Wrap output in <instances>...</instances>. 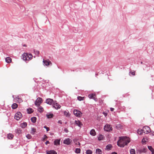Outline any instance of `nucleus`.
<instances>
[{
  "label": "nucleus",
  "instance_id": "c9c22d12",
  "mask_svg": "<svg viewBox=\"0 0 154 154\" xmlns=\"http://www.w3.org/2000/svg\"><path fill=\"white\" fill-rule=\"evenodd\" d=\"M80 149L79 148H76L75 152L76 153H79L80 152Z\"/></svg>",
  "mask_w": 154,
  "mask_h": 154
},
{
  "label": "nucleus",
  "instance_id": "393cba45",
  "mask_svg": "<svg viewBox=\"0 0 154 154\" xmlns=\"http://www.w3.org/2000/svg\"><path fill=\"white\" fill-rule=\"evenodd\" d=\"M33 110L32 108H29L27 109V112L28 113L30 114L32 113Z\"/></svg>",
  "mask_w": 154,
  "mask_h": 154
},
{
  "label": "nucleus",
  "instance_id": "6ab92c4d",
  "mask_svg": "<svg viewBox=\"0 0 154 154\" xmlns=\"http://www.w3.org/2000/svg\"><path fill=\"white\" fill-rule=\"evenodd\" d=\"M104 138V137L103 135L100 134L98 137V140L99 141L102 140Z\"/></svg>",
  "mask_w": 154,
  "mask_h": 154
},
{
  "label": "nucleus",
  "instance_id": "79ce46f5",
  "mask_svg": "<svg viewBox=\"0 0 154 154\" xmlns=\"http://www.w3.org/2000/svg\"><path fill=\"white\" fill-rule=\"evenodd\" d=\"M47 138V136L45 134L43 136V137L42 138V141H44L45 140V139Z\"/></svg>",
  "mask_w": 154,
  "mask_h": 154
},
{
  "label": "nucleus",
  "instance_id": "13d9d810",
  "mask_svg": "<svg viewBox=\"0 0 154 154\" xmlns=\"http://www.w3.org/2000/svg\"><path fill=\"white\" fill-rule=\"evenodd\" d=\"M141 63L142 64H143V62H141Z\"/></svg>",
  "mask_w": 154,
  "mask_h": 154
},
{
  "label": "nucleus",
  "instance_id": "5fc2aeb1",
  "mask_svg": "<svg viewBox=\"0 0 154 154\" xmlns=\"http://www.w3.org/2000/svg\"><path fill=\"white\" fill-rule=\"evenodd\" d=\"M93 99L94 100H95V101H97V98H94H94H93Z\"/></svg>",
  "mask_w": 154,
  "mask_h": 154
},
{
  "label": "nucleus",
  "instance_id": "cd10ccee",
  "mask_svg": "<svg viewBox=\"0 0 154 154\" xmlns=\"http://www.w3.org/2000/svg\"><path fill=\"white\" fill-rule=\"evenodd\" d=\"M96 153H97L98 154H102V151L101 149H100L97 148L96 150Z\"/></svg>",
  "mask_w": 154,
  "mask_h": 154
},
{
  "label": "nucleus",
  "instance_id": "09e8293b",
  "mask_svg": "<svg viewBox=\"0 0 154 154\" xmlns=\"http://www.w3.org/2000/svg\"><path fill=\"white\" fill-rule=\"evenodd\" d=\"M103 114L104 115V116L106 117V116L107 115V113L106 112H103Z\"/></svg>",
  "mask_w": 154,
  "mask_h": 154
},
{
  "label": "nucleus",
  "instance_id": "a878e982",
  "mask_svg": "<svg viewBox=\"0 0 154 154\" xmlns=\"http://www.w3.org/2000/svg\"><path fill=\"white\" fill-rule=\"evenodd\" d=\"M137 133L140 134L141 135L143 132V129H138L137 131Z\"/></svg>",
  "mask_w": 154,
  "mask_h": 154
},
{
  "label": "nucleus",
  "instance_id": "2eb2a0df",
  "mask_svg": "<svg viewBox=\"0 0 154 154\" xmlns=\"http://www.w3.org/2000/svg\"><path fill=\"white\" fill-rule=\"evenodd\" d=\"M14 99L15 100V102H17L20 103L22 101V99L20 98L18 96H17L15 98H14Z\"/></svg>",
  "mask_w": 154,
  "mask_h": 154
},
{
  "label": "nucleus",
  "instance_id": "052dcab7",
  "mask_svg": "<svg viewBox=\"0 0 154 154\" xmlns=\"http://www.w3.org/2000/svg\"><path fill=\"white\" fill-rule=\"evenodd\" d=\"M12 97L13 98H14V95H13Z\"/></svg>",
  "mask_w": 154,
  "mask_h": 154
},
{
  "label": "nucleus",
  "instance_id": "6e6552de",
  "mask_svg": "<svg viewBox=\"0 0 154 154\" xmlns=\"http://www.w3.org/2000/svg\"><path fill=\"white\" fill-rule=\"evenodd\" d=\"M42 99L41 97H38L35 102V105L39 106L40 104L42 102Z\"/></svg>",
  "mask_w": 154,
  "mask_h": 154
},
{
  "label": "nucleus",
  "instance_id": "5701e85b",
  "mask_svg": "<svg viewBox=\"0 0 154 154\" xmlns=\"http://www.w3.org/2000/svg\"><path fill=\"white\" fill-rule=\"evenodd\" d=\"M5 60L6 62L8 63L11 62V59L10 57H7Z\"/></svg>",
  "mask_w": 154,
  "mask_h": 154
},
{
  "label": "nucleus",
  "instance_id": "603ef678",
  "mask_svg": "<svg viewBox=\"0 0 154 154\" xmlns=\"http://www.w3.org/2000/svg\"><path fill=\"white\" fill-rule=\"evenodd\" d=\"M110 111H114V108H110Z\"/></svg>",
  "mask_w": 154,
  "mask_h": 154
},
{
  "label": "nucleus",
  "instance_id": "3c124183",
  "mask_svg": "<svg viewBox=\"0 0 154 154\" xmlns=\"http://www.w3.org/2000/svg\"><path fill=\"white\" fill-rule=\"evenodd\" d=\"M58 123H60L61 124H62V121L60 120H59L58 122Z\"/></svg>",
  "mask_w": 154,
  "mask_h": 154
},
{
  "label": "nucleus",
  "instance_id": "2f4dec72",
  "mask_svg": "<svg viewBox=\"0 0 154 154\" xmlns=\"http://www.w3.org/2000/svg\"><path fill=\"white\" fill-rule=\"evenodd\" d=\"M148 149L152 152V154H153V152H154V150L152 147L151 146H148Z\"/></svg>",
  "mask_w": 154,
  "mask_h": 154
},
{
  "label": "nucleus",
  "instance_id": "f257e3e1",
  "mask_svg": "<svg viewBox=\"0 0 154 154\" xmlns=\"http://www.w3.org/2000/svg\"><path fill=\"white\" fill-rule=\"evenodd\" d=\"M119 138V140L117 141V144L120 147H124L130 142V138L126 136L120 137Z\"/></svg>",
  "mask_w": 154,
  "mask_h": 154
},
{
  "label": "nucleus",
  "instance_id": "1a4fd4ad",
  "mask_svg": "<svg viewBox=\"0 0 154 154\" xmlns=\"http://www.w3.org/2000/svg\"><path fill=\"white\" fill-rule=\"evenodd\" d=\"M54 102L53 100L51 99L48 98L46 100V103L50 105L53 104Z\"/></svg>",
  "mask_w": 154,
  "mask_h": 154
},
{
  "label": "nucleus",
  "instance_id": "a19ab883",
  "mask_svg": "<svg viewBox=\"0 0 154 154\" xmlns=\"http://www.w3.org/2000/svg\"><path fill=\"white\" fill-rule=\"evenodd\" d=\"M26 137L29 139H30L31 138L32 136L30 134H28L26 136Z\"/></svg>",
  "mask_w": 154,
  "mask_h": 154
},
{
  "label": "nucleus",
  "instance_id": "412c9836",
  "mask_svg": "<svg viewBox=\"0 0 154 154\" xmlns=\"http://www.w3.org/2000/svg\"><path fill=\"white\" fill-rule=\"evenodd\" d=\"M54 115L52 113H47L46 116L47 117L48 119H50L52 118L53 117Z\"/></svg>",
  "mask_w": 154,
  "mask_h": 154
},
{
  "label": "nucleus",
  "instance_id": "a18cd8bd",
  "mask_svg": "<svg viewBox=\"0 0 154 154\" xmlns=\"http://www.w3.org/2000/svg\"><path fill=\"white\" fill-rule=\"evenodd\" d=\"M64 131L66 133H67L68 132V129L66 128H64Z\"/></svg>",
  "mask_w": 154,
  "mask_h": 154
},
{
  "label": "nucleus",
  "instance_id": "58836bf2",
  "mask_svg": "<svg viewBox=\"0 0 154 154\" xmlns=\"http://www.w3.org/2000/svg\"><path fill=\"white\" fill-rule=\"evenodd\" d=\"M64 115L66 117H69V112L66 111H64Z\"/></svg>",
  "mask_w": 154,
  "mask_h": 154
},
{
  "label": "nucleus",
  "instance_id": "dca6fc26",
  "mask_svg": "<svg viewBox=\"0 0 154 154\" xmlns=\"http://www.w3.org/2000/svg\"><path fill=\"white\" fill-rule=\"evenodd\" d=\"M60 139L55 140L54 141V144L55 145H59L60 144Z\"/></svg>",
  "mask_w": 154,
  "mask_h": 154
},
{
  "label": "nucleus",
  "instance_id": "f8f14e48",
  "mask_svg": "<svg viewBox=\"0 0 154 154\" xmlns=\"http://www.w3.org/2000/svg\"><path fill=\"white\" fill-rule=\"evenodd\" d=\"M75 124L80 128H81L82 126L83 125L82 123L79 120H75Z\"/></svg>",
  "mask_w": 154,
  "mask_h": 154
},
{
  "label": "nucleus",
  "instance_id": "8fccbe9b",
  "mask_svg": "<svg viewBox=\"0 0 154 154\" xmlns=\"http://www.w3.org/2000/svg\"><path fill=\"white\" fill-rule=\"evenodd\" d=\"M145 140L144 139H143L142 140V143H144L145 142Z\"/></svg>",
  "mask_w": 154,
  "mask_h": 154
},
{
  "label": "nucleus",
  "instance_id": "20e7f679",
  "mask_svg": "<svg viewBox=\"0 0 154 154\" xmlns=\"http://www.w3.org/2000/svg\"><path fill=\"white\" fill-rule=\"evenodd\" d=\"M104 131H110L112 130V128L109 124H106L104 127Z\"/></svg>",
  "mask_w": 154,
  "mask_h": 154
},
{
  "label": "nucleus",
  "instance_id": "4be33fe9",
  "mask_svg": "<svg viewBox=\"0 0 154 154\" xmlns=\"http://www.w3.org/2000/svg\"><path fill=\"white\" fill-rule=\"evenodd\" d=\"M112 147V146L111 144H108L106 146V150H109L111 149V148Z\"/></svg>",
  "mask_w": 154,
  "mask_h": 154
},
{
  "label": "nucleus",
  "instance_id": "39448f33",
  "mask_svg": "<svg viewBox=\"0 0 154 154\" xmlns=\"http://www.w3.org/2000/svg\"><path fill=\"white\" fill-rule=\"evenodd\" d=\"M22 117V115L21 113L20 112H18L15 114L14 116L15 119L17 120H19Z\"/></svg>",
  "mask_w": 154,
  "mask_h": 154
},
{
  "label": "nucleus",
  "instance_id": "aec40b11",
  "mask_svg": "<svg viewBox=\"0 0 154 154\" xmlns=\"http://www.w3.org/2000/svg\"><path fill=\"white\" fill-rule=\"evenodd\" d=\"M90 134L93 136H95L96 135L95 130L94 129H92L90 131Z\"/></svg>",
  "mask_w": 154,
  "mask_h": 154
},
{
  "label": "nucleus",
  "instance_id": "49530a36",
  "mask_svg": "<svg viewBox=\"0 0 154 154\" xmlns=\"http://www.w3.org/2000/svg\"><path fill=\"white\" fill-rule=\"evenodd\" d=\"M80 69H76L75 70H73V71H76V72H78V71H80Z\"/></svg>",
  "mask_w": 154,
  "mask_h": 154
},
{
  "label": "nucleus",
  "instance_id": "e433bc0d",
  "mask_svg": "<svg viewBox=\"0 0 154 154\" xmlns=\"http://www.w3.org/2000/svg\"><path fill=\"white\" fill-rule=\"evenodd\" d=\"M95 95L94 94H89L88 95V97L90 99H93L94 97V96Z\"/></svg>",
  "mask_w": 154,
  "mask_h": 154
},
{
  "label": "nucleus",
  "instance_id": "7ed1b4c3",
  "mask_svg": "<svg viewBox=\"0 0 154 154\" xmlns=\"http://www.w3.org/2000/svg\"><path fill=\"white\" fill-rule=\"evenodd\" d=\"M73 114L75 116L78 117H80L82 114V113L80 111L77 109H75L74 110Z\"/></svg>",
  "mask_w": 154,
  "mask_h": 154
},
{
  "label": "nucleus",
  "instance_id": "f3484780",
  "mask_svg": "<svg viewBox=\"0 0 154 154\" xmlns=\"http://www.w3.org/2000/svg\"><path fill=\"white\" fill-rule=\"evenodd\" d=\"M27 125V124L26 122H23L20 125L21 127L23 128H25Z\"/></svg>",
  "mask_w": 154,
  "mask_h": 154
},
{
  "label": "nucleus",
  "instance_id": "c85d7f7f",
  "mask_svg": "<svg viewBox=\"0 0 154 154\" xmlns=\"http://www.w3.org/2000/svg\"><path fill=\"white\" fill-rule=\"evenodd\" d=\"M116 127L117 129H119L122 128V126L120 124H118L116 125Z\"/></svg>",
  "mask_w": 154,
  "mask_h": 154
},
{
  "label": "nucleus",
  "instance_id": "864d4df0",
  "mask_svg": "<svg viewBox=\"0 0 154 154\" xmlns=\"http://www.w3.org/2000/svg\"><path fill=\"white\" fill-rule=\"evenodd\" d=\"M48 143H49V142L48 140L45 143V144H47Z\"/></svg>",
  "mask_w": 154,
  "mask_h": 154
},
{
  "label": "nucleus",
  "instance_id": "a211bd4d",
  "mask_svg": "<svg viewBox=\"0 0 154 154\" xmlns=\"http://www.w3.org/2000/svg\"><path fill=\"white\" fill-rule=\"evenodd\" d=\"M15 131L16 133L18 134H21L22 133V130L20 128H18L15 129Z\"/></svg>",
  "mask_w": 154,
  "mask_h": 154
},
{
  "label": "nucleus",
  "instance_id": "423d86ee",
  "mask_svg": "<svg viewBox=\"0 0 154 154\" xmlns=\"http://www.w3.org/2000/svg\"><path fill=\"white\" fill-rule=\"evenodd\" d=\"M143 132L145 134H148L150 131V128L147 126H144L143 128Z\"/></svg>",
  "mask_w": 154,
  "mask_h": 154
},
{
  "label": "nucleus",
  "instance_id": "7c9ffc66",
  "mask_svg": "<svg viewBox=\"0 0 154 154\" xmlns=\"http://www.w3.org/2000/svg\"><path fill=\"white\" fill-rule=\"evenodd\" d=\"M31 120L32 123H35L36 121V118L35 117H33L31 118Z\"/></svg>",
  "mask_w": 154,
  "mask_h": 154
},
{
  "label": "nucleus",
  "instance_id": "9d476101",
  "mask_svg": "<svg viewBox=\"0 0 154 154\" xmlns=\"http://www.w3.org/2000/svg\"><path fill=\"white\" fill-rule=\"evenodd\" d=\"M56 101L54 102L53 103V106L56 109H60L61 107L60 106L58 103H56Z\"/></svg>",
  "mask_w": 154,
  "mask_h": 154
},
{
  "label": "nucleus",
  "instance_id": "4468645a",
  "mask_svg": "<svg viewBox=\"0 0 154 154\" xmlns=\"http://www.w3.org/2000/svg\"><path fill=\"white\" fill-rule=\"evenodd\" d=\"M46 153L47 154H57V152L54 150H47Z\"/></svg>",
  "mask_w": 154,
  "mask_h": 154
},
{
  "label": "nucleus",
  "instance_id": "ddd939ff",
  "mask_svg": "<svg viewBox=\"0 0 154 154\" xmlns=\"http://www.w3.org/2000/svg\"><path fill=\"white\" fill-rule=\"evenodd\" d=\"M43 62L44 63V64L45 66H48L50 65V63L51 64V62L49 60H43Z\"/></svg>",
  "mask_w": 154,
  "mask_h": 154
},
{
  "label": "nucleus",
  "instance_id": "f03ea898",
  "mask_svg": "<svg viewBox=\"0 0 154 154\" xmlns=\"http://www.w3.org/2000/svg\"><path fill=\"white\" fill-rule=\"evenodd\" d=\"M23 59L26 62L31 59L32 57V55L31 54L27 53H24L22 54Z\"/></svg>",
  "mask_w": 154,
  "mask_h": 154
},
{
  "label": "nucleus",
  "instance_id": "9b49d317",
  "mask_svg": "<svg viewBox=\"0 0 154 154\" xmlns=\"http://www.w3.org/2000/svg\"><path fill=\"white\" fill-rule=\"evenodd\" d=\"M63 143L67 145H70L71 143L70 139L69 138H66L64 140Z\"/></svg>",
  "mask_w": 154,
  "mask_h": 154
},
{
  "label": "nucleus",
  "instance_id": "c756f323",
  "mask_svg": "<svg viewBox=\"0 0 154 154\" xmlns=\"http://www.w3.org/2000/svg\"><path fill=\"white\" fill-rule=\"evenodd\" d=\"M38 110L41 113L42 112L44 111L43 108L41 106H39L38 107Z\"/></svg>",
  "mask_w": 154,
  "mask_h": 154
},
{
  "label": "nucleus",
  "instance_id": "b1692460",
  "mask_svg": "<svg viewBox=\"0 0 154 154\" xmlns=\"http://www.w3.org/2000/svg\"><path fill=\"white\" fill-rule=\"evenodd\" d=\"M7 138L9 139H12L14 137V135L11 134H9L7 135Z\"/></svg>",
  "mask_w": 154,
  "mask_h": 154
},
{
  "label": "nucleus",
  "instance_id": "4c0bfd02",
  "mask_svg": "<svg viewBox=\"0 0 154 154\" xmlns=\"http://www.w3.org/2000/svg\"><path fill=\"white\" fill-rule=\"evenodd\" d=\"M87 154H92V152L91 150L90 149H88L86 151Z\"/></svg>",
  "mask_w": 154,
  "mask_h": 154
},
{
  "label": "nucleus",
  "instance_id": "ea45409f",
  "mask_svg": "<svg viewBox=\"0 0 154 154\" xmlns=\"http://www.w3.org/2000/svg\"><path fill=\"white\" fill-rule=\"evenodd\" d=\"M34 51L35 54V55H39V51L37 50H34Z\"/></svg>",
  "mask_w": 154,
  "mask_h": 154
},
{
  "label": "nucleus",
  "instance_id": "4d7b16f0",
  "mask_svg": "<svg viewBox=\"0 0 154 154\" xmlns=\"http://www.w3.org/2000/svg\"><path fill=\"white\" fill-rule=\"evenodd\" d=\"M23 47H26V45L25 44H24L23 45Z\"/></svg>",
  "mask_w": 154,
  "mask_h": 154
},
{
  "label": "nucleus",
  "instance_id": "bf43d9fd",
  "mask_svg": "<svg viewBox=\"0 0 154 154\" xmlns=\"http://www.w3.org/2000/svg\"><path fill=\"white\" fill-rule=\"evenodd\" d=\"M78 143H79V145H80V143H79V142H78Z\"/></svg>",
  "mask_w": 154,
  "mask_h": 154
},
{
  "label": "nucleus",
  "instance_id": "37998d69",
  "mask_svg": "<svg viewBox=\"0 0 154 154\" xmlns=\"http://www.w3.org/2000/svg\"><path fill=\"white\" fill-rule=\"evenodd\" d=\"M44 128L46 129L47 131H48L50 130L49 128L47 127L46 126H44Z\"/></svg>",
  "mask_w": 154,
  "mask_h": 154
},
{
  "label": "nucleus",
  "instance_id": "473e14b6",
  "mask_svg": "<svg viewBox=\"0 0 154 154\" xmlns=\"http://www.w3.org/2000/svg\"><path fill=\"white\" fill-rule=\"evenodd\" d=\"M36 131V129L34 128H32L31 130V133L32 134H34V133Z\"/></svg>",
  "mask_w": 154,
  "mask_h": 154
},
{
  "label": "nucleus",
  "instance_id": "de8ad7c7",
  "mask_svg": "<svg viewBox=\"0 0 154 154\" xmlns=\"http://www.w3.org/2000/svg\"><path fill=\"white\" fill-rule=\"evenodd\" d=\"M130 74H131V75H135V73L134 72H130Z\"/></svg>",
  "mask_w": 154,
  "mask_h": 154
},
{
  "label": "nucleus",
  "instance_id": "f704fd0d",
  "mask_svg": "<svg viewBox=\"0 0 154 154\" xmlns=\"http://www.w3.org/2000/svg\"><path fill=\"white\" fill-rule=\"evenodd\" d=\"M84 97H82L81 96H78L77 99L79 101L83 100H84Z\"/></svg>",
  "mask_w": 154,
  "mask_h": 154
},
{
  "label": "nucleus",
  "instance_id": "c03bdc74",
  "mask_svg": "<svg viewBox=\"0 0 154 154\" xmlns=\"http://www.w3.org/2000/svg\"><path fill=\"white\" fill-rule=\"evenodd\" d=\"M101 73L103 74V73L102 72H98V73H96V74H95V76H96V77H97V75H98V74H101Z\"/></svg>",
  "mask_w": 154,
  "mask_h": 154
},
{
  "label": "nucleus",
  "instance_id": "6e6d98bb",
  "mask_svg": "<svg viewBox=\"0 0 154 154\" xmlns=\"http://www.w3.org/2000/svg\"><path fill=\"white\" fill-rule=\"evenodd\" d=\"M111 154H117V153L116 152H112Z\"/></svg>",
  "mask_w": 154,
  "mask_h": 154
},
{
  "label": "nucleus",
  "instance_id": "72a5a7b5",
  "mask_svg": "<svg viewBox=\"0 0 154 154\" xmlns=\"http://www.w3.org/2000/svg\"><path fill=\"white\" fill-rule=\"evenodd\" d=\"M131 154H136L135 150L134 149H132L130 150Z\"/></svg>",
  "mask_w": 154,
  "mask_h": 154
},
{
  "label": "nucleus",
  "instance_id": "0eeeda50",
  "mask_svg": "<svg viewBox=\"0 0 154 154\" xmlns=\"http://www.w3.org/2000/svg\"><path fill=\"white\" fill-rule=\"evenodd\" d=\"M147 149L146 148H142L137 150V153L140 154L142 153H145L146 152Z\"/></svg>",
  "mask_w": 154,
  "mask_h": 154
},
{
  "label": "nucleus",
  "instance_id": "bb28decb",
  "mask_svg": "<svg viewBox=\"0 0 154 154\" xmlns=\"http://www.w3.org/2000/svg\"><path fill=\"white\" fill-rule=\"evenodd\" d=\"M18 105L16 103H14L11 106V107L12 109H15L17 107Z\"/></svg>",
  "mask_w": 154,
  "mask_h": 154
}]
</instances>
